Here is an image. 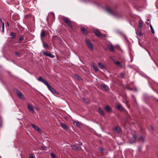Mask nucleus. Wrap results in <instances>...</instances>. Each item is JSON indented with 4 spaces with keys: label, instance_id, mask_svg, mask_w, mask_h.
Instances as JSON below:
<instances>
[{
    "label": "nucleus",
    "instance_id": "36",
    "mask_svg": "<svg viewBox=\"0 0 158 158\" xmlns=\"http://www.w3.org/2000/svg\"><path fill=\"white\" fill-rule=\"evenodd\" d=\"M151 30L152 33L153 34H154L155 33V32L153 28H152V29H151Z\"/></svg>",
    "mask_w": 158,
    "mask_h": 158
},
{
    "label": "nucleus",
    "instance_id": "2",
    "mask_svg": "<svg viewBox=\"0 0 158 158\" xmlns=\"http://www.w3.org/2000/svg\"><path fill=\"white\" fill-rule=\"evenodd\" d=\"M132 136L133 138L134 139L133 141H129V143L131 144L135 143L136 141L138 140L139 141H140L142 142H145V139L142 135H141L137 139V136L133 134Z\"/></svg>",
    "mask_w": 158,
    "mask_h": 158
},
{
    "label": "nucleus",
    "instance_id": "23",
    "mask_svg": "<svg viewBox=\"0 0 158 158\" xmlns=\"http://www.w3.org/2000/svg\"><path fill=\"white\" fill-rule=\"evenodd\" d=\"M10 35L11 36L10 38L11 39H14L15 38L16 36V34L15 33L11 32L10 33Z\"/></svg>",
    "mask_w": 158,
    "mask_h": 158
},
{
    "label": "nucleus",
    "instance_id": "4",
    "mask_svg": "<svg viewBox=\"0 0 158 158\" xmlns=\"http://www.w3.org/2000/svg\"><path fill=\"white\" fill-rule=\"evenodd\" d=\"M14 91L17 94V96L20 99L23 100L25 98L22 93L16 89H14Z\"/></svg>",
    "mask_w": 158,
    "mask_h": 158
},
{
    "label": "nucleus",
    "instance_id": "39",
    "mask_svg": "<svg viewBox=\"0 0 158 158\" xmlns=\"http://www.w3.org/2000/svg\"><path fill=\"white\" fill-rule=\"evenodd\" d=\"M75 76L78 79H79V76L77 75H75Z\"/></svg>",
    "mask_w": 158,
    "mask_h": 158
},
{
    "label": "nucleus",
    "instance_id": "42",
    "mask_svg": "<svg viewBox=\"0 0 158 158\" xmlns=\"http://www.w3.org/2000/svg\"><path fill=\"white\" fill-rule=\"evenodd\" d=\"M151 128L152 130H154L153 127L152 126H151Z\"/></svg>",
    "mask_w": 158,
    "mask_h": 158
},
{
    "label": "nucleus",
    "instance_id": "26",
    "mask_svg": "<svg viewBox=\"0 0 158 158\" xmlns=\"http://www.w3.org/2000/svg\"><path fill=\"white\" fill-rule=\"evenodd\" d=\"M92 65L93 67V69L95 72H97L99 70V69H98L97 66H96L94 63H92Z\"/></svg>",
    "mask_w": 158,
    "mask_h": 158
},
{
    "label": "nucleus",
    "instance_id": "45",
    "mask_svg": "<svg viewBox=\"0 0 158 158\" xmlns=\"http://www.w3.org/2000/svg\"><path fill=\"white\" fill-rule=\"evenodd\" d=\"M82 144V143H80V144H79V145H81Z\"/></svg>",
    "mask_w": 158,
    "mask_h": 158
},
{
    "label": "nucleus",
    "instance_id": "43",
    "mask_svg": "<svg viewBox=\"0 0 158 158\" xmlns=\"http://www.w3.org/2000/svg\"><path fill=\"white\" fill-rule=\"evenodd\" d=\"M2 126V123L0 122V127H1Z\"/></svg>",
    "mask_w": 158,
    "mask_h": 158
},
{
    "label": "nucleus",
    "instance_id": "46",
    "mask_svg": "<svg viewBox=\"0 0 158 158\" xmlns=\"http://www.w3.org/2000/svg\"><path fill=\"white\" fill-rule=\"evenodd\" d=\"M130 89L131 90H132V88H130Z\"/></svg>",
    "mask_w": 158,
    "mask_h": 158
},
{
    "label": "nucleus",
    "instance_id": "31",
    "mask_svg": "<svg viewBox=\"0 0 158 158\" xmlns=\"http://www.w3.org/2000/svg\"><path fill=\"white\" fill-rule=\"evenodd\" d=\"M4 22L2 23V32H4Z\"/></svg>",
    "mask_w": 158,
    "mask_h": 158
},
{
    "label": "nucleus",
    "instance_id": "38",
    "mask_svg": "<svg viewBox=\"0 0 158 158\" xmlns=\"http://www.w3.org/2000/svg\"><path fill=\"white\" fill-rule=\"evenodd\" d=\"M83 100L84 101H85V102H86V103H89V102H87V101H86V99L85 98H83Z\"/></svg>",
    "mask_w": 158,
    "mask_h": 158
},
{
    "label": "nucleus",
    "instance_id": "9",
    "mask_svg": "<svg viewBox=\"0 0 158 158\" xmlns=\"http://www.w3.org/2000/svg\"><path fill=\"white\" fill-rule=\"evenodd\" d=\"M43 54L46 56H49L52 58H53L54 56V55L52 53L46 52H43Z\"/></svg>",
    "mask_w": 158,
    "mask_h": 158
},
{
    "label": "nucleus",
    "instance_id": "12",
    "mask_svg": "<svg viewBox=\"0 0 158 158\" xmlns=\"http://www.w3.org/2000/svg\"><path fill=\"white\" fill-rule=\"evenodd\" d=\"M81 30L83 34L84 35H86L88 34V32L84 27H81Z\"/></svg>",
    "mask_w": 158,
    "mask_h": 158
},
{
    "label": "nucleus",
    "instance_id": "6",
    "mask_svg": "<svg viewBox=\"0 0 158 158\" xmlns=\"http://www.w3.org/2000/svg\"><path fill=\"white\" fill-rule=\"evenodd\" d=\"M94 31L96 35L98 37L100 38L102 36V34L98 29H94Z\"/></svg>",
    "mask_w": 158,
    "mask_h": 158
},
{
    "label": "nucleus",
    "instance_id": "8",
    "mask_svg": "<svg viewBox=\"0 0 158 158\" xmlns=\"http://www.w3.org/2000/svg\"><path fill=\"white\" fill-rule=\"evenodd\" d=\"M117 109L120 111H126V112H127V111L120 104H118L117 105Z\"/></svg>",
    "mask_w": 158,
    "mask_h": 158
},
{
    "label": "nucleus",
    "instance_id": "25",
    "mask_svg": "<svg viewBox=\"0 0 158 158\" xmlns=\"http://www.w3.org/2000/svg\"><path fill=\"white\" fill-rule=\"evenodd\" d=\"M45 36V32L44 30H43L42 31L41 35L40 37L41 38H44Z\"/></svg>",
    "mask_w": 158,
    "mask_h": 158
},
{
    "label": "nucleus",
    "instance_id": "30",
    "mask_svg": "<svg viewBox=\"0 0 158 158\" xmlns=\"http://www.w3.org/2000/svg\"><path fill=\"white\" fill-rule=\"evenodd\" d=\"M51 156L52 158H57V157H56V155L53 153H51Z\"/></svg>",
    "mask_w": 158,
    "mask_h": 158
},
{
    "label": "nucleus",
    "instance_id": "34",
    "mask_svg": "<svg viewBox=\"0 0 158 158\" xmlns=\"http://www.w3.org/2000/svg\"><path fill=\"white\" fill-rule=\"evenodd\" d=\"M41 148L43 150H46V147L44 146H41Z\"/></svg>",
    "mask_w": 158,
    "mask_h": 158
},
{
    "label": "nucleus",
    "instance_id": "27",
    "mask_svg": "<svg viewBox=\"0 0 158 158\" xmlns=\"http://www.w3.org/2000/svg\"><path fill=\"white\" fill-rule=\"evenodd\" d=\"M73 122L75 126L76 125L78 127H79V123L78 121H76L75 120L73 121Z\"/></svg>",
    "mask_w": 158,
    "mask_h": 158
},
{
    "label": "nucleus",
    "instance_id": "29",
    "mask_svg": "<svg viewBox=\"0 0 158 158\" xmlns=\"http://www.w3.org/2000/svg\"><path fill=\"white\" fill-rule=\"evenodd\" d=\"M72 148L73 150H78V148L75 145H73L72 146Z\"/></svg>",
    "mask_w": 158,
    "mask_h": 158
},
{
    "label": "nucleus",
    "instance_id": "37",
    "mask_svg": "<svg viewBox=\"0 0 158 158\" xmlns=\"http://www.w3.org/2000/svg\"><path fill=\"white\" fill-rule=\"evenodd\" d=\"M100 151H101V152H103L104 151V149L103 148H101L100 149Z\"/></svg>",
    "mask_w": 158,
    "mask_h": 158
},
{
    "label": "nucleus",
    "instance_id": "11",
    "mask_svg": "<svg viewBox=\"0 0 158 158\" xmlns=\"http://www.w3.org/2000/svg\"><path fill=\"white\" fill-rule=\"evenodd\" d=\"M27 108L32 113H33L34 112V110L32 106L31 105L29 104H27Z\"/></svg>",
    "mask_w": 158,
    "mask_h": 158
},
{
    "label": "nucleus",
    "instance_id": "1",
    "mask_svg": "<svg viewBox=\"0 0 158 158\" xmlns=\"http://www.w3.org/2000/svg\"><path fill=\"white\" fill-rule=\"evenodd\" d=\"M38 80L42 82L45 85H46L48 88V89L52 93H53L56 94H59L58 93L54 88L52 87L49 84L48 82L44 79L42 77H40L38 78Z\"/></svg>",
    "mask_w": 158,
    "mask_h": 158
},
{
    "label": "nucleus",
    "instance_id": "14",
    "mask_svg": "<svg viewBox=\"0 0 158 158\" xmlns=\"http://www.w3.org/2000/svg\"><path fill=\"white\" fill-rule=\"evenodd\" d=\"M98 64L100 68L102 69H105V65L103 64L101 62L98 63Z\"/></svg>",
    "mask_w": 158,
    "mask_h": 158
},
{
    "label": "nucleus",
    "instance_id": "17",
    "mask_svg": "<svg viewBox=\"0 0 158 158\" xmlns=\"http://www.w3.org/2000/svg\"><path fill=\"white\" fill-rule=\"evenodd\" d=\"M114 62L115 64H116L120 68L122 67V64L119 61L116 60H114Z\"/></svg>",
    "mask_w": 158,
    "mask_h": 158
},
{
    "label": "nucleus",
    "instance_id": "10",
    "mask_svg": "<svg viewBox=\"0 0 158 158\" xmlns=\"http://www.w3.org/2000/svg\"><path fill=\"white\" fill-rule=\"evenodd\" d=\"M106 11L110 14L113 15L114 16L116 15L114 12L110 9L109 7H106Z\"/></svg>",
    "mask_w": 158,
    "mask_h": 158
},
{
    "label": "nucleus",
    "instance_id": "28",
    "mask_svg": "<svg viewBox=\"0 0 158 158\" xmlns=\"http://www.w3.org/2000/svg\"><path fill=\"white\" fill-rule=\"evenodd\" d=\"M24 39V37L23 35H22L20 36L19 38V41H21L23 40Z\"/></svg>",
    "mask_w": 158,
    "mask_h": 158
},
{
    "label": "nucleus",
    "instance_id": "18",
    "mask_svg": "<svg viewBox=\"0 0 158 158\" xmlns=\"http://www.w3.org/2000/svg\"><path fill=\"white\" fill-rule=\"evenodd\" d=\"M98 111L102 115H104L105 114L104 112L100 107H98Z\"/></svg>",
    "mask_w": 158,
    "mask_h": 158
},
{
    "label": "nucleus",
    "instance_id": "33",
    "mask_svg": "<svg viewBox=\"0 0 158 158\" xmlns=\"http://www.w3.org/2000/svg\"><path fill=\"white\" fill-rule=\"evenodd\" d=\"M124 77V74L123 73H121L120 74V77L123 78Z\"/></svg>",
    "mask_w": 158,
    "mask_h": 158
},
{
    "label": "nucleus",
    "instance_id": "7",
    "mask_svg": "<svg viewBox=\"0 0 158 158\" xmlns=\"http://www.w3.org/2000/svg\"><path fill=\"white\" fill-rule=\"evenodd\" d=\"M31 126L35 129L37 130L39 132L41 133L42 132L41 130L37 126L34 125L32 123L30 124Z\"/></svg>",
    "mask_w": 158,
    "mask_h": 158
},
{
    "label": "nucleus",
    "instance_id": "40",
    "mask_svg": "<svg viewBox=\"0 0 158 158\" xmlns=\"http://www.w3.org/2000/svg\"><path fill=\"white\" fill-rule=\"evenodd\" d=\"M150 28L151 29H152V28H153L151 24H150Z\"/></svg>",
    "mask_w": 158,
    "mask_h": 158
},
{
    "label": "nucleus",
    "instance_id": "47",
    "mask_svg": "<svg viewBox=\"0 0 158 158\" xmlns=\"http://www.w3.org/2000/svg\"><path fill=\"white\" fill-rule=\"evenodd\" d=\"M147 21H149V20L148 19H147Z\"/></svg>",
    "mask_w": 158,
    "mask_h": 158
},
{
    "label": "nucleus",
    "instance_id": "5",
    "mask_svg": "<svg viewBox=\"0 0 158 158\" xmlns=\"http://www.w3.org/2000/svg\"><path fill=\"white\" fill-rule=\"evenodd\" d=\"M86 44L88 48L91 50L94 49V46L92 43L89 40L86 39Z\"/></svg>",
    "mask_w": 158,
    "mask_h": 158
},
{
    "label": "nucleus",
    "instance_id": "24",
    "mask_svg": "<svg viewBox=\"0 0 158 158\" xmlns=\"http://www.w3.org/2000/svg\"><path fill=\"white\" fill-rule=\"evenodd\" d=\"M43 46L44 48L45 49H47L49 48L48 45L46 43L43 42Z\"/></svg>",
    "mask_w": 158,
    "mask_h": 158
},
{
    "label": "nucleus",
    "instance_id": "41",
    "mask_svg": "<svg viewBox=\"0 0 158 158\" xmlns=\"http://www.w3.org/2000/svg\"><path fill=\"white\" fill-rule=\"evenodd\" d=\"M102 36H103L105 37H106V35H105V34H102Z\"/></svg>",
    "mask_w": 158,
    "mask_h": 158
},
{
    "label": "nucleus",
    "instance_id": "22",
    "mask_svg": "<svg viewBox=\"0 0 158 158\" xmlns=\"http://www.w3.org/2000/svg\"><path fill=\"white\" fill-rule=\"evenodd\" d=\"M60 125L65 130H67L68 129V128L67 126L64 123H60Z\"/></svg>",
    "mask_w": 158,
    "mask_h": 158
},
{
    "label": "nucleus",
    "instance_id": "49",
    "mask_svg": "<svg viewBox=\"0 0 158 158\" xmlns=\"http://www.w3.org/2000/svg\"><path fill=\"white\" fill-rule=\"evenodd\" d=\"M36 109H39V108H38V107H37V108H36Z\"/></svg>",
    "mask_w": 158,
    "mask_h": 158
},
{
    "label": "nucleus",
    "instance_id": "20",
    "mask_svg": "<svg viewBox=\"0 0 158 158\" xmlns=\"http://www.w3.org/2000/svg\"><path fill=\"white\" fill-rule=\"evenodd\" d=\"M143 22L142 20L140 19L139 21V25L138 26V28L141 29L143 25Z\"/></svg>",
    "mask_w": 158,
    "mask_h": 158
},
{
    "label": "nucleus",
    "instance_id": "16",
    "mask_svg": "<svg viewBox=\"0 0 158 158\" xmlns=\"http://www.w3.org/2000/svg\"><path fill=\"white\" fill-rule=\"evenodd\" d=\"M136 35L139 36H141L142 35L141 29L138 28L136 32Z\"/></svg>",
    "mask_w": 158,
    "mask_h": 158
},
{
    "label": "nucleus",
    "instance_id": "19",
    "mask_svg": "<svg viewBox=\"0 0 158 158\" xmlns=\"http://www.w3.org/2000/svg\"><path fill=\"white\" fill-rule=\"evenodd\" d=\"M101 87L102 88H104L106 90H108L109 89L108 86L106 85H105V84H103L101 85Z\"/></svg>",
    "mask_w": 158,
    "mask_h": 158
},
{
    "label": "nucleus",
    "instance_id": "15",
    "mask_svg": "<svg viewBox=\"0 0 158 158\" xmlns=\"http://www.w3.org/2000/svg\"><path fill=\"white\" fill-rule=\"evenodd\" d=\"M114 130L115 131L116 133L118 134L120 133L121 131V128L119 126H117L113 128Z\"/></svg>",
    "mask_w": 158,
    "mask_h": 158
},
{
    "label": "nucleus",
    "instance_id": "13",
    "mask_svg": "<svg viewBox=\"0 0 158 158\" xmlns=\"http://www.w3.org/2000/svg\"><path fill=\"white\" fill-rule=\"evenodd\" d=\"M104 109L109 113L112 110V108L109 106H106L104 107Z\"/></svg>",
    "mask_w": 158,
    "mask_h": 158
},
{
    "label": "nucleus",
    "instance_id": "32",
    "mask_svg": "<svg viewBox=\"0 0 158 158\" xmlns=\"http://www.w3.org/2000/svg\"><path fill=\"white\" fill-rule=\"evenodd\" d=\"M15 56H17L18 57H20V54L18 52H15Z\"/></svg>",
    "mask_w": 158,
    "mask_h": 158
},
{
    "label": "nucleus",
    "instance_id": "3",
    "mask_svg": "<svg viewBox=\"0 0 158 158\" xmlns=\"http://www.w3.org/2000/svg\"><path fill=\"white\" fill-rule=\"evenodd\" d=\"M63 21L71 28H73V26L71 23L70 19L66 17H63L62 18Z\"/></svg>",
    "mask_w": 158,
    "mask_h": 158
},
{
    "label": "nucleus",
    "instance_id": "21",
    "mask_svg": "<svg viewBox=\"0 0 158 158\" xmlns=\"http://www.w3.org/2000/svg\"><path fill=\"white\" fill-rule=\"evenodd\" d=\"M108 48L110 49L112 52H114L115 51L114 47L112 44H110L108 46Z\"/></svg>",
    "mask_w": 158,
    "mask_h": 158
},
{
    "label": "nucleus",
    "instance_id": "48",
    "mask_svg": "<svg viewBox=\"0 0 158 158\" xmlns=\"http://www.w3.org/2000/svg\"><path fill=\"white\" fill-rule=\"evenodd\" d=\"M132 97H134V96L133 95H132Z\"/></svg>",
    "mask_w": 158,
    "mask_h": 158
},
{
    "label": "nucleus",
    "instance_id": "44",
    "mask_svg": "<svg viewBox=\"0 0 158 158\" xmlns=\"http://www.w3.org/2000/svg\"><path fill=\"white\" fill-rule=\"evenodd\" d=\"M7 24L8 26H9V23L8 22H7Z\"/></svg>",
    "mask_w": 158,
    "mask_h": 158
},
{
    "label": "nucleus",
    "instance_id": "35",
    "mask_svg": "<svg viewBox=\"0 0 158 158\" xmlns=\"http://www.w3.org/2000/svg\"><path fill=\"white\" fill-rule=\"evenodd\" d=\"M29 158H34V156L33 154H30L29 155Z\"/></svg>",
    "mask_w": 158,
    "mask_h": 158
}]
</instances>
